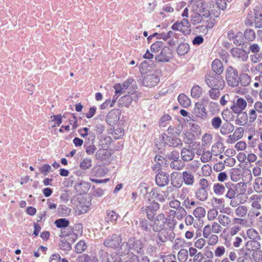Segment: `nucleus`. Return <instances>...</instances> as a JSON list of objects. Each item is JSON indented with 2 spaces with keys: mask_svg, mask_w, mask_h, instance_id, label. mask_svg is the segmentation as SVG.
Instances as JSON below:
<instances>
[{
  "mask_svg": "<svg viewBox=\"0 0 262 262\" xmlns=\"http://www.w3.org/2000/svg\"><path fill=\"white\" fill-rule=\"evenodd\" d=\"M205 82L210 88H223L225 85L222 76L214 73H210L206 75Z\"/></svg>",
  "mask_w": 262,
  "mask_h": 262,
  "instance_id": "1",
  "label": "nucleus"
},
{
  "mask_svg": "<svg viewBox=\"0 0 262 262\" xmlns=\"http://www.w3.org/2000/svg\"><path fill=\"white\" fill-rule=\"evenodd\" d=\"M113 150L107 148H100L95 154V159L105 165H108L112 160Z\"/></svg>",
  "mask_w": 262,
  "mask_h": 262,
  "instance_id": "2",
  "label": "nucleus"
},
{
  "mask_svg": "<svg viewBox=\"0 0 262 262\" xmlns=\"http://www.w3.org/2000/svg\"><path fill=\"white\" fill-rule=\"evenodd\" d=\"M239 76L236 69L232 67H229L226 71V79L227 84L233 88L238 86V79Z\"/></svg>",
  "mask_w": 262,
  "mask_h": 262,
  "instance_id": "3",
  "label": "nucleus"
},
{
  "mask_svg": "<svg viewBox=\"0 0 262 262\" xmlns=\"http://www.w3.org/2000/svg\"><path fill=\"white\" fill-rule=\"evenodd\" d=\"M160 209L159 204L155 201H152L148 206L143 207L141 209V212H145L146 216L150 221H154L157 211Z\"/></svg>",
  "mask_w": 262,
  "mask_h": 262,
  "instance_id": "4",
  "label": "nucleus"
},
{
  "mask_svg": "<svg viewBox=\"0 0 262 262\" xmlns=\"http://www.w3.org/2000/svg\"><path fill=\"white\" fill-rule=\"evenodd\" d=\"M247 235L250 239H252V241L247 242L246 244V246H248L249 245H252V244H253V246H254L256 249H260V243L256 241V239H260V236H259L258 232L253 228H250L247 231Z\"/></svg>",
  "mask_w": 262,
  "mask_h": 262,
  "instance_id": "5",
  "label": "nucleus"
},
{
  "mask_svg": "<svg viewBox=\"0 0 262 262\" xmlns=\"http://www.w3.org/2000/svg\"><path fill=\"white\" fill-rule=\"evenodd\" d=\"M206 3L204 0H197L194 2L192 11L202 13L203 17L208 18L210 16V12L205 8Z\"/></svg>",
  "mask_w": 262,
  "mask_h": 262,
  "instance_id": "6",
  "label": "nucleus"
},
{
  "mask_svg": "<svg viewBox=\"0 0 262 262\" xmlns=\"http://www.w3.org/2000/svg\"><path fill=\"white\" fill-rule=\"evenodd\" d=\"M167 191L160 192V190L157 188H152L151 191L148 192L149 197L151 199L157 200L158 201L163 202L165 201V196L166 194H168V191H171L172 187H168Z\"/></svg>",
  "mask_w": 262,
  "mask_h": 262,
  "instance_id": "7",
  "label": "nucleus"
},
{
  "mask_svg": "<svg viewBox=\"0 0 262 262\" xmlns=\"http://www.w3.org/2000/svg\"><path fill=\"white\" fill-rule=\"evenodd\" d=\"M172 53V50L167 46H164L160 53L156 56L155 59L158 62H166L170 60Z\"/></svg>",
  "mask_w": 262,
  "mask_h": 262,
  "instance_id": "8",
  "label": "nucleus"
},
{
  "mask_svg": "<svg viewBox=\"0 0 262 262\" xmlns=\"http://www.w3.org/2000/svg\"><path fill=\"white\" fill-rule=\"evenodd\" d=\"M121 111L119 109H114L111 111L106 117V122L110 125H114L120 119Z\"/></svg>",
  "mask_w": 262,
  "mask_h": 262,
  "instance_id": "9",
  "label": "nucleus"
},
{
  "mask_svg": "<svg viewBox=\"0 0 262 262\" xmlns=\"http://www.w3.org/2000/svg\"><path fill=\"white\" fill-rule=\"evenodd\" d=\"M138 95H134V96H130V95H126L120 98L118 101V105L119 107L125 106L128 107L132 101H137L138 100Z\"/></svg>",
  "mask_w": 262,
  "mask_h": 262,
  "instance_id": "10",
  "label": "nucleus"
},
{
  "mask_svg": "<svg viewBox=\"0 0 262 262\" xmlns=\"http://www.w3.org/2000/svg\"><path fill=\"white\" fill-rule=\"evenodd\" d=\"M162 140L165 144L168 146L178 147L182 145V141L176 137L168 136L164 134L162 135Z\"/></svg>",
  "mask_w": 262,
  "mask_h": 262,
  "instance_id": "11",
  "label": "nucleus"
},
{
  "mask_svg": "<svg viewBox=\"0 0 262 262\" xmlns=\"http://www.w3.org/2000/svg\"><path fill=\"white\" fill-rule=\"evenodd\" d=\"M194 150V149L191 145H188V148L183 147L181 150L182 159L186 162L192 160L195 156Z\"/></svg>",
  "mask_w": 262,
  "mask_h": 262,
  "instance_id": "12",
  "label": "nucleus"
},
{
  "mask_svg": "<svg viewBox=\"0 0 262 262\" xmlns=\"http://www.w3.org/2000/svg\"><path fill=\"white\" fill-rule=\"evenodd\" d=\"M121 237L116 234L109 236L104 242L105 246L113 248L117 247L121 242Z\"/></svg>",
  "mask_w": 262,
  "mask_h": 262,
  "instance_id": "13",
  "label": "nucleus"
},
{
  "mask_svg": "<svg viewBox=\"0 0 262 262\" xmlns=\"http://www.w3.org/2000/svg\"><path fill=\"white\" fill-rule=\"evenodd\" d=\"M156 183L159 187H164L167 185L169 182V174L164 172H159L155 178Z\"/></svg>",
  "mask_w": 262,
  "mask_h": 262,
  "instance_id": "14",
  "label": "nucleus"
},
{
  "mask_svg": "<svg viewBox=\"0 0 262 262\" xmlns=\"http://www.w3.org/2000/svg\"><path fill=\"white\" fill-rule=\"evenodd\" d=\"M160 81L159 76L154 75H147L142 80V84L147 87H152L157 85Z\"/></svg>",
  "mask_w": 262,
  "mask_h": 262,
  "instance_id": "15",
  "label": "nucleus"
},
{
  "mask_svg": "<svg viewBox=\"0 0 262 262\" xmlns=\"http://www.w3.org/2000/svg\"><path fill=\"white\" fill-rule=\"evenodd\" d=\"M193 114L196 117L200 118L203 120H206L208 114L205 107L199 103H196L194 108Z\"/></svg>",
  "mask_w": 262,
  "mask_h": 262,
  "instance_id": "16",
  "label": "nucleus"
},
{
  "mask_svg": "<svg viewBox=\"0 0 262 262\" xmlns=\"http://www.w3.org/2000/svg\"><path fill=\"white\" fill-rule=\"evenodd\" d=\"M247 105L246 100L242 98H238L236 102L230 107L234 113H239L245 109Z\"/></svg>",
  "mask_w": 262,
  "mask_h": 262,
  "instance_id": "17",
  "label": "nucleus"
},
{
  "mask_svg": "<svg viewBox=\"0 0 262 262\" xmlns=\"http://www.w3.org/2000/svg\"><path fill=\"white\" fill-rule=\"evenodd\" d=\"M183 183L181 173L178 172H173L171 174V184L176 188H180Z\"/></svg>",
  "mask_w": 262,
  "mask_h": 262,
  "instance_id": "18",
  "label": "nucleus"
},
{
  "mask_svg": "<svg viewBox=\"0 0 262 262\" xmlns=\"http://www.w3.org/2000/svg\"><path fill=\"white\" fill-rule=\"evenodd\" d=\"M230 53L233 57L238 58L243 61H246L248 58V54L238 48H232Z\"/></svg>",
  "mask_w": 262,
  "mask_h": 262,
  "instance_id": "19",
  "label": "nucleus"
},
{
  "mask_svg": "<svg viewBox=\"0 0 262 262\" xmlns=\"http://www.w3.org/2000/svg\"><path fill=\"white\" fill-rule=\"evenodd\" d=\"M129 243L131 250L137 252L138 253H142L143 252V244L140 240H136L134 237H130L129 238Z\"/></svg>",
  "mask_w": 262,
  "mask_h": 262,
  "instance_id": "20",
  "label": "nucleus"
},
{
  "mask_svg": "<svg viewBox=\"0 0 262 262\" xmlns=\"http://www.w3.org/2000/svg\"><path fill=\"white\" fill-rule=\"evenodd\" d=\"M182 180L185 185L192 186L194 183V176L190 171H184L181 173Z\"/></svg>",
  "mask_w": 262,
  "mask_h": 262,
  "instance_id": "21",
  "label": "nucleus"
},
{
  "mask_svg": "<svg viewBox=\"0 0 262 262\" xmlns=\"http://www.w3.org/2000/svg\"><path fill=\"white\" fill-rule=\"evenodd\" d=\"M139 227L144 232L145 235H149L150 233L152 225L147 220L145 219L140 220Z\"/></svg>",
  "mask_w": 262,
  "mask_h": 262,
  "instance_id": "22",
  "label": "nucleus"
},
{
  "mask_svg": "<svg viewBox=\"0 0 262 262\" xmlns=\"http://www.w3.org/2000/svg\"><path fill=\"white\" fill-rule=\"evenodd\" d=\"M211 67L213 73L216 75H221L224 71L223 64L219 59H215L213 61Z\"/></svg>",
  "mask_w": 262,
  "mask_h": 262,
  "instance_id": "23",
  "label": "nucleus"
},
{
  "mask_svg": "<svg viewBox=\"0 0 262 262\" xmlns=\"http://www.w3.org/2000/svg\"><path fill=\"white\" fill-rule=\"evenodd\" d=\"M251 80V77L248 74L242 73L239 75L237 82L238 85L246 87L250 84Z\"/></svg>",
  "mask_w": 262,
  "mask_h": 262,
  "instance_id": "24",
  "label": "nucleus"
},
{
  "mask_svg": "<svg viewBox=\"0 0 262 262\" xmlns=\"http://www.w3.org/2000/svg\"><path fill=\"white\" fill-rule=\"evenodd\" d=\"M254 13V22L255 27L257 28H262V13L260 12L259 8L258 7L255 8Z\"/></svg>",
  "mask_w": 262,
  "mask_h": 262,
  "instance_id": "25",
  "label": "nucleus"
},
{
  "mask_svg": "<svg viewBox=\"0 0 262 262\" xmlns=\"http://www.w3.org/2000/svg\"><path fill=\"white\" fill-rule=\"evenodd\" d=\"M235 113L237 114L236 119L235 120L236 124L243 126L247 123L248 117L246 112L242 111L239 113Z\"/></svg>",
  "mask_w": 262,
  "mask_h": 262,
  "instance_id": "26",
  "label": "nucleus"
},
{
  "mask_svg": "<svg viewBox=\"0 0 262 262\" xmlns=\"http://www.w3.org/2000/svg\"><path fill=\"white\" fill-rule=\"evenodd\" d=\"M182 129V125L180 123L177 126L170 125L167 129V133L169 135L177 137L180 134Z\"/></svg>",
  "mask_w": 262,
  "mask_h": 262,
  "instance_id": "27",
  "label": "nucleus"
},
{
  "mask_svg": "<svg viewBox=\"0 0 262 262\" xmlns=\"http://www.w3.org/2000/svg\"><path fill=\"white\" fill-rule=\"evenodd\" d=\"M244 38L248 43L253 41L256 38V34L255 31L251 29H246L243 33Z\"/></svg>",
  "mask_w": 262,
  "mask_h": 262,
  "instance_id": "28",
  "label": "nucleus"
},
{
  "mask_svg": "<svg viewBox=\"0 0 262 262\" xmlns=\"http://www.w3.org/2000/svg\"><path fill=\"white\" fill-rule=\"evenodd\" d=\"M180 23L181 28H183V34L185 35L191 32L190 24L187 18H183Z\"/></svg>",
  "mask_w": 262,
  "mask_h": 262,
  "instance_id": "29",
  "label": "nucleus"
},
{
  "mask_svg": "<svg viewBox=\"0 0 262 262\" xmlns=\"http://www.w3.org/2000/svg\"><path fill=\"white\" fill-rule=\"evenodd\" d=\"M78 133L83 138L89 136V140H91L92 141L95 140V136L94 134L92 131L90 130V129L88 127L80 128L78 130Z\"/></svg>",
  "mask_w": 262,
  "mask_h": 262,
  "instance_id": "30",
  "label": "nucleus"
},
{
  "mask_svg": "<svg viewBox=\"0 0 262 262\" xmlns=\"http://www.w3.org/2000/svg\"><path fill=\"white\" fill-rule=\"evenodd\" d=\"M180 104L184 107H187L191 104V100L189 98L184 94H180L178 98Z\"/></svg>",
  "mask_w": 262,
  "mask_h": 262,
  "instance_id": "31",
  "label": "nucleus"
},
{
  "mask_svg": "<svg viewBox=\"0 0 262 262\" xmlns=\"http://www.w3.org/2000/svg\"><path fill=\"white\" fill-rule=\"evenodd\" d=\"M208 190L204 188H199L195 192V196L201 201H205L208 198Z\"/></svg>",
  "mask_w": 262,
  "mask_h": 262,
  "instance_id": "32",
  "label": "nucleus"
},
{
  "mask_svg": "<svg viewBox=\"0 0 262 262\" xmlns=\"http://www.w3.org/2000/svg\"><path fill=\"white\" fill-rule=\"evenodd\" d=\"M112 138L110 136L102 135L100 137L99 143L102 148H107L112 142Z\"/></svg>",
  "mask_w": 262,
  "mask_h": 262,
  "instance_id": "33",
  "label": "nucleus"
},
{
  "mask_svg": "<svg viewBox=\"0 0 262 262\" xmlns=\"http://www.w3.org/2000/svg\"><path fill=\"white\" fill-rule=\"evenodd\" d=\"M105 220L107 222H111L114 223L117 220L119 216L118 214L116 213L114 210H107L106 211Z\"/></svg>",
  "mask_w": 262,
  "mask_h": 262,
  "instance_id": "34",
  "label": "nucleus"
},
{
  "mask_svg": "<svg viewBox=\"0 0 262 262\" xmlns=\"http://www.w3.org/2000/svg\"><path fill=\"white\" fill-rule=\"evenodd\" d=\"M234 129V125L230 123H225L221 127L220 132L222 135H227Z\"/></svg>",
  "mask_w": 262,
  "mask_h": 262,
  "instance_id": "35",
  "label": "nucleus"
},
{
  "mask_svg": "<svg viewBox=\"0 0 262 262\" xmlns=\"http://www.w3.org/2000/svg\"><path fill=\"white\" fill-rule=\"evenodd\" d=\"M200 13L198 12L193 11V13L191 14L190 20L193 25H195L202 21L203 16Z\"/></svg>",
  "mask_w": 262,
  "mask_h": 262,
  "instance_id": "36",
  "label": "nucleus"
},
{
  "mask_svg": "<svg viewBox=\"0 0 262 262\" xmlns=\"http://www.w3.org/2000/svg\"><path fill=\"white\" fill-rule=\"evenodd\" d=\"M189 50V46L187 43H181L177 48V53L179 55H184Z\"/></svg>",
  "mask_w": 262,
  "mask_h": 262,
  "instance_id": "37",
  "label": "nucleus"
},
{
  "mask_svg": "<svg viewBox=\"0 0 262 262\" xmlns=\"http://www.w3.org/2000/svg\"><path fill=\"white\" fill-rule=\"evenodd\" d=\"M54 224L58 228H63L68 227L70 224V222L66 218H62L56 220Z\"/></svg>",
  "mask_w": 262,
  "mask_h": 262,
  "instance_id": "38",
  "label": "nucleus"
},
{
  "mask_svg": "<svg viewBox=\"0 0 262 262\" xmlns=\"http://www.w3.org/2000/svg\"><path fill=\"white\" fill-rule=\"evenodd\" d=\"M226 186L222 184L216 183L213 186V191L217 195H222L226 191Z\"/></svg>",
  "mask_w": 262,
  "mask_h": 262,
  "instance_id": "39",
  "label": "nucleus"
},
{
  "mask_svg": "<svg viewBox=\"0 0 262 262\" xmlns=\"http://www.w3.org/2000/svg\"><path fill=\"white\" fill-rule=\"evenodd\" d=\"M202 94V88L199 85L193 86L191 90V96L194 98H198Z\"/></svg>",
  "mask_w": 262,
  "mask_h": 262,
  "instance_id": "40",
  "label": "nucleus"
},
{
  "mask_svg": "<svg viewBox=\"0 0 262 262\" xmlns=\"http://www.w3.org/2000/svg\"><path fill=\"white\" fill-rule=\"evenodd\" d=\"M234 38L235 39L233 41V43L237 46H241V45L244 43V41H246L245 39L244 38V34L241 32H237L235 34V37Z\"/></svg>",
  "mask_w": 262,
  "mask_h": 262,
  "instance_id": "41",
  "label": "nucleus"
},
{
  "mask_svg": "<svg viewBox=\"0 0 262 262\" xmlns=\"http://www.w3.org/2000/svg\"><path fill=\"white\" fill-rule=\"evenodd\" d=\"M253 187L254 190L258 193L262 192V178L257 177L255 179Z\"/></svg>",
  "mask_w": 262,
  "mask_h": 262,
  "instance_id": "42",
  "label": "nucleus"
},
{
  "mask_svg": "<svg viewBox=\"0 0 262 262\" xmlns=\"http://www.w3.org/2000/svg\"><path fill=\"white\" fill-rule=\"evenodd\" d=\"M186 214V211L182 206L178 207V208H177L176 210H175L174 215L178 220H182Z\"/></svg>",
  "mask_w": 262,
  "mask_h": 262,
  "instance_id": "43",
  "label": "nucleus"
},
{
  "mask_svg": "<svg viewBox=\"0 0 262 262\" xmlns=\"http://www.w3.org/2000/svg\"><path fill=\"white\" fill-rule=\"evenodd\" d=\"M223 89V88H211V89L208 92L210 97L212 99H217L221 94L220 90H222Z\"/></svg>",
  "mask_w": 262,
  "mask_h": 262,
  "instance_id": "44",
  "label": "nucleus"
},
{
  "mask_svg": "<svg viewBox=\"0 0 262 262\" xmlns=\"http://www.w3.org/2000/svg\"><path fill=\"white\" fill-rule=\"evenodd\" d=\"M257 250L254 251L252 254V258L255 262H262V250Z\"/></svg>",
  "mask_w": 262,
  "mask_h": 262,
  "instance_id": "45",
  "label": "nucleus"
},
{
  "mask_svg": "<svg viewBox=\"0 0 262 262\" xmlns=\"http://www.w3.org/2000/svg\"><path fill=\"white\" fill-rule=\"evenodd\" d=\"M237 262H252L250 255L244 250L241 252L240 256L237 258Z\"/></svg>",
  "mask_w": 262,
  "mask_h": 262,
  "instance_id": "46",
  "label": "nucleus"
},
{
  "mask_svg": "<svg viewBox=\"0 0 262 262\" xmlns=\"http://www.w3.org/2000/svg\"><path fill=\"white\" fill-rule=\"evenodd\" d=\"M226 188L228 189L226 196L230 199L235 198L236 191L234 186L232 188L229 183L226 184Z\"/></svg>",
  "mask_w": 262,
  "mask_h": 262,
  "instance_id": "47",
  "label": "nucleus"
},
{
  "mask_svg": "<svg viewBox=\"0 0 262 262\" xmlns=\"http://www.w3.org/2000/svg\"><path fill=\"white\" fill-rule=\"evenodd\" d=\"M165 157L170 160L178 161L180 158L179 152L176 150H173L171 152H168L165 155Z\"/></svg>",
  "mask_w": 262,
  "mask_h": 262,
  "instance_id": "48",
  "label": "nucleus"
},
{
  "mask_svg": "<svg viewBox=\"0 0 262 262\" xmlns=\"http://www.w3.org/2000/svg\"><path fill=\"white\" fill-rule=\"evenodd\" d=\"M218 219L220 224L225 227L227 226L231 222L230 217L224 214H220Z\"/></svg>",
  "mask_w": 262,
  "mask_h": 262,
  "instance_id": "49",
  "label": "nucleus"
},
{
  "mask_svg": "<svg viewBox=\"0 0 262 262\" xmlns=\"http://www.w3.org/2000/svg\"><path fill=\"white\" fill-rule=\"evenodd\" d=\"M164 47V43L161 41H157L152 43L150 47V50L152 52L156 53Z\"/></svg>",
  "mask_w": 262,
  "mask_h": 262,
  "instance_id": "50",
  "label": "nucleus"
},
{
  "mask_svg": "<svg viewBox=\"0 0 262 262\" xmlns=\"http://www.w3.org/2000/svg\"><path fill=\"white\" fill-rule=\"evenodd\" d=\"M222 121L220 117H214L212 119L211 124L215 129H217L221 127Z\"/></svg>",
  "mask_w": 262,
  "mask_h": 262,
  "instance_id": "51",
  "label": "nucleus"
},
{
  "mask_svg": "<svg viewBox=\"0 0 262 262\" xmlns=\"http://www.w3.org/2000/svg\"><path fill=\"white\" fill-rule=\"evenodd\" d=\"M171 119V116L168 114H165L163 115L160 119L159 125L161 127H165L168 122Z\"/></svg>",
  "mask_w": 262,
  "mask_h": 262,
  "instance_id": "52",
  "label": "nucleus"
},
{
  "mask_svg": "<svg viewBox=\"0 0 262 262\" xmlns=\"http://www.w3.org/2000/svg\"><path fill=\"white\" fill-rule=\"evenodd\" d=\"M248 211L247 207L245 206H238L235 210V214L239 217H244L246 216Z\"/></svg>",
  "mask_w": 262,
  "mask_h": 262,
  "instance_id": "53",
  "label": "nucleus"
},
{
  "mask_svg": "<svg viewBox=\"0 0 262 262\" xmlns=\"http://www.w3.org/2000/svg\"><path fill=\"white\" fill-rule=\"evenodd\" d=\"M193 215L195 217L201 218L205 216L206 214L205 209L202 207H197L193 211Z\"/></svg>",
  "mask_w": 262,
  "mask_h": 262,
  "instance_id": "54",
  "label": "nucleus"
},
{
  "mask_svg": "<svg viewBox=\"0 0 262 262\" xmlns=\"http://www.w3.org/2000/svg\"><path fill=\"white\" fill-rule=\"evenodd\" d=\"M79 166L83 170L89 169L92 166V160L89 158H85L80 162Z\"/></svg>",
  "mask_w": 262,
  "mask_h": 262,
  "instance_id": "55",
  "label": "nucleus"
},
{
  "mask_svg": "<svg viewBox=\"0 0 262 262\" xmlns=\"http://www.w3.org/2000/svg\"><path fill=\"white\" fill-rule=\"evenodd\" d=\"M86 248V244L84 241H79L75 246V251L77 253H81L85 250Z\"/></svg>",
  "mask_w": 262,
  "mask_h": 262,
  "instance_id": "56",
  "label": "nucleus"
},
{
  "mask_svg": "<svg viewBox=\"0 0 262 262\" xmlns=\"http://www.w3.org/2000/svg\"><path fill=\"white\" fill-rule=\"evenodd\" d=\"M188 256V251L186 249H181L178 254V259L181 261H185Z\"/></svg>",
  "mask_w": 262,
  "mask_h": 262,
  "instance_id": "57",
  "label": "nucleus"
},
{
  "mask_svg": "<svg viewBox=\"0 0 262 262\" xmlns=\"http://www.w3.org/2000/svg\"><path fill=\"white\" fill-rule=\"evenodd\" d=\"M120 249L124 254L128 253L131 250L130 244L129 243V238L127 242H123L120 247Z\"/></svg>",
  "mask_w": 262,
  "mask_h": 262,
  "instance_id": "58",
  "label": "nucleus"
},
{
  "mask_svg": "<svg viewBox=\"0 0 262 262\" xmlns=\"http://www.w3.org/2000/svg\"><path fill=\"white\" fill-rule=\"evenodd\" d=\"M212 139V135L209 134H205L203 136L202 141L204 146L209 145L211 143Z\"/></svg>",
  "mask_w": 262,
  "mask_h": 262,
  "instance_id": "59",
  "label": "nucleus"
},
{
  "mask_svg": "<svg viewBox=\"0 0 262 262\" xmlns=\"http://www.w3.org/2000/svg\"><path fill=\"white\" fill-rule=\"evenodd\" d=\"M249 44L250 46L248 48V52L251 51L252 53L257 54L260 51V47L257 43L251 44L250 42H249Z\"/></svg>",
  "mask_w": 262,
  "mask_h": 262,
  "instance_id": "60",
  "label": "nucleus"
},
{
  "mask_svg": "<svg viewBox=\"0 0 262 262\" xmlns=\"http://www.w3.org/2000/svg\"><path fill=\"white\" fill-rule=\"evenodd\" d=\"M84 147L85 148L86 153L89 155H92L95 153L96 151L97 148L94 144H93V142L92 144L87 145L86 144H84Z\"/></svg>",
  "mask_w": 262,
  "mask_h": 262,
  "instance_id": "61",
  "label": "nucleus"
},
{
  "mask_svg": "<svg viewBox=\"0 0 262 262\" xmlns=\"http://www.w3.org/2000/svg\"><path fill=\"white\" fill-rule=\"evenodd\" d=\"M59 247L61 249L67 251L70 250L72 248L70 243L69 242H68L67 241H64V239H62L60 241Z\"/></svg>",
  "mask_w": 262,
  "mask_h": 262,
  "instance_id": "62",
  "label": "nucleus"
},
{
  "mask_svg": "<svg viewBox=\"0 0 262 262\" xmlns=\"http://www.w3.org/2000/svg\"><path fill=\"white\" fill-rule=\"evenodd\" d=\"M170 166L171 168L175 170H181L183 168L184 165L181 164V161H172L170 164Z\"/></svg>",
  "mask_w": 262,
  "mask_h": 262,
  "instance_id": "63",
  "label": "nucleus"
},
{
  "mask_svg": "<svg viewBox=\"0 0 262 262\" xmlns=\"http://www.w3.org/2000/svg\"><path fill=\"white\" fill-rule=\"evenodd\" d=\"M225 252V248L223 246H217L214 250V255L216 257L222 256Z\"/></svg>",
  "mask_w": 262,
  "mask_h": 262,
  "instance_id": "64",
  "label": "nucleus"
}]
</instances>
